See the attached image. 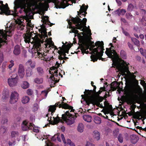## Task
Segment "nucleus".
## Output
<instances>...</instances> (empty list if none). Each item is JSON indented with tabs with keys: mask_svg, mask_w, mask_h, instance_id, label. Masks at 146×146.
<instances>
[{
	"mask_svg": "<svg viewBox=\"0 0 146 146\" xmlns=\"http://www.w3.org/2000/svg\"><path fill=\"white\" fill-rule=\"evenodd\" d=\"M78 114V113H75V115H74L70 114L69 110H68L62 115L61 118L59 117L58 114L56 117H52V118L54 119L53 121L52 120V117L51 116H50V119H49V117L47 120L50 124L53 125L56 124L60 122H62L64 121L68 125H70L74 123L75 119L77 117Z\"/></svg>",
	"mask_w": 146,
	"mask_h": 146,
	"instance_id": "nucleus-1",
	"label": "nucleus"
},
{
	"mask_svg": "<svg viewBox=\"0 0 146 146\" xmlns=\"http://www.w3.org/2000/svg\"><path fill=\"white\" fill-rule=\"evenodd\" d=\"M96 45L98 46V48L93 49V54L90 56L91 61L95 62L97 61L99 57H101L103 55L104 50V43L103 41H98L96 42Z\"/></svg>",
	"mask_w": 146,
	"mask_h": 146,
	"instance_id": "nucleus-2",
	"label": "nucleus"
},
{
	"mask_svg": "<svg viewBox=\"0 0 146 146\" xmlns=\"http://www.w3.org/2000/svg\"><path fill=\"white\" fill-rule=\"evenodd\" d=\"M14 11H12L13 13L17 15L18 13L17 9L20 8L19 12L22 13L24 12L26 15H27L29 13V10L27 8V4L25 1L23 0H15L14 2Z\"/></svg>",
	"mask_w": 146,
	"mask_h": 146,
	"instance_id": "nucleus-3",
	"label": "nucleus"
},
{
	"mask_svg": "<svg viewBox=\"0 0 146 146\" xmlns=\"http://www.w3.org/2000/svg\"><path fill=\"white\" fill-rule=\"evenodd\" d=\"M112 51L114 55H113L112 57L110 55L108 56L112 59L113 62L112 67L119 69L121 68L122 65L127 64L125 62L119 58L115 50L113 49Z\"/></svg>",
	"mask_w": 146,
	"mask_h": 146,
	"instance_id": "nucleus-4",
	"label": "nucleus"
},
{
	"mask_svg": "<svg viewBox=\"0 0 146 146\" xmlns=\"http://www.w3.org/2000/svg\"><path fill=\"white\" fill-rule=\"evenodd\" d=\"M71 18V20L73 23L77 24V29H80L84 27L87 28L86 26L87 21L86 18H84L82 20L78 17L77 16L74 18L72 17Z\"/></svg>",
	"mask_w": 146,
	"mask_h": 146,
	"instance_id": "nucleus-5",
	"label": "nucleus"
},
{
	"mask_svg": "<svg viewBox=\"0 0 146 146\" xmlns=\"http://www.w3.org/2000/svg\"><path fill=\"white\" fill-rule=\"evenodd\" d=\"M129 88L130 89V93L136 99L139 98L138 96L143 94L142 89L139 85L137 87L130 86H129Z\"/></svg>",
	"mask_w": 146,
	"mask_h": 146,
	"instance_id": "nucleus-6",
	"label": "nucleus"
},
{
	"mask_svg": "<svg viewBox=\"0 0 146 146\" xmlns=\"http://www.w3.org/2000/svg\"><path fill=\"white\" fill-rule=\"evenodd\" d=\"M62 100H61L60 101L56 103V104L58 106V107L59 108L71 110L70 111V112H73L75 113V110L73 109V107L72 106H69L68 104L66 103H64V101L66 100V98L64 97H62Z\"/></svg>",
	"mask_w": 146,
	"mask_h": 146,
	"instance_id": "nucleus-7",
	"label": "nucleus"
},
{
	"mask_svg": "<svg viewBox=\"0 0 146 146\" xmlns=\"http://www.w3.org/2000/svg\"><path fill=\"white\" fill-rule=\"evenodd\" d=\"M87 90L86 89L85 92H84V94L82 95L81 97H82V99H83L84 101H85L86 104L87 105L89 106L90 104L92 103V97L91 95H89L86 90Z\"/></svg>",
	"mask_w": 146,
	"mask_h": 146,
	"instance_id": "nucleus-8",
	"label": "nucleus"
},
{
	"mask_svg": "<svg viewBox=\"0 0 146 146\" xmlns=\"http://www.w3.org/2000/svg\"><path fill=\"white\" fill-rule=\"evenodd\" d=\"M3 3V1H0V10L1 11V12H0V14H1L2 13H3L7 15H10V10H9V9L8 7L7 4H6L7 6L6 7Z\"/></svg>",
	"mask_w": 146,
	"mask_h": 146,
	"instance_id": "nucleus-9",
	"label": "nucleus"
},
{
	"mask_svg": "<svg viewBox=\"0 0 146 146\" xmlns=\"http://www.w3.org/2000/svg\"><path fill=\"white\" fill-rule=\"evenodd\" d=\"M61 1L60 2L58 0H55L54 5L56 8L64 9L68 6L66 4L67 2V1L66 0H61Z\"/></svg>",
	"mask_w": 146,
	"mask_h": 146,
	"instance_id": "nucleus-10",
	"label": "nucleus"
},
{
	"mask_svg": "<svg viewBox=\"0 0 146 146\" xmlns=\"http://www.w3.org/2000/svg\"><path fill=\"white\" fill-rule=\"evenodd\" d=\"M19 94L16 92H11L10 98V102L11 104H14L17 102L19 99Z\"/></svg>",
	"mask_w": 146,
	"mask_h": 146,
	"instance_id": "nucleus-11",
	"label": "nucleus"
},
{
	"mask_svg": "<svg viewBox=\"0 0 146 146\" xmlns=\"http://www.w3.org/2000/svg\"><path fill=\"white\" fill-rule=\"evenodd\" d=\"M42 51L40 49L38 50L37 53V57L39 58H41V60H43L44 61H47L50 59V58L48 57L47 56V54L46 52L44 53V52H40V51Z\"/></svg>",
	"mask_w": 146,
	"mask_h": 146,
	"instance_id": "nucleus-12",
	"label": "nucleus"
},
{
	"mask_svg": "<svg viewBox=\"0 0 146 146\" xmlns=\"http://www.w3.org/2000/svg\"><path fill=\"white\" fill-rule=\"evenodd\" d=\"M25 69L24 65L22 64L19 65L17 74L21 78H23L25 75Z\"/></svg>",
	"mask_w": 146,
	"mask_h": 146,
	"instance_id": "nucleus-13",
	"label": "nucleus"
},
{
	"mask_svg": "<svg viewBox=\"0 0 146 146\" xmlns=\"http://www.w3.org/2000/svg\"><path fill=\"white\" fill-rule=\"evenodd\" d=\"M58 107V106L56 104V103L54 105L49 106L48 107V113L46 115V116L49 117H50V115H51L52 116L53 114L55 112L56 110V108Z\"/></svg>",
	"mask_w": 146,
	"mask_h": 146,
	"instance_id": "nucleus-14",
	"label": "nucleus"
},
{
	"mask_svg": "<svg viewBox=\"0 0 146 146\" xmlns=\"http://www.w3.org/2000/svg\"><path fill=\"white\" fill-rule=\"evenodd\" d=\"M7 40V35L4 33L3 30H0V48L2 44L5 42V40Z\"/></svg>",
	"mask_w": 146,
	"mask_h": 146,
	"instance_id": "nucleus-15",
	"label": "nucleus"
},
{
	"mask_svg": "<svg viewBox=\"0 0 146 146\" xmlns=\"http://www.w3.org/2000/svg\"><path fill=\"white\" fill-rule=\"evenodd\" d=\"M33 35V34L32 32H29L24 35L23 37L26 43H29L31 42V38H32Z\"/></svg>",
	"mask_w": 146,
	"mask_h": 146,
	"instance_id": "nucleus-16",
	"label": "nucleus"
},
{
	"mask_svg": "<svg viewBox=\"0 0 146 146\" xmlns=\"http://www.w3.org/2000/svg\"><path fill=\"white\" fill-rule=\"evenodd\" d=\"M24 21V19H19L17 21H16V23L18 24V28H19L21 30H23L24 29V27H25V24L24 23L23 21Z\"/></svg>",
	"mask_w": 146,
	"mask_h": 146,
	"instance_id": "nucleus-17",
	"label": "nucleus"
},
{
	"mask_svg": "<svg viewBox=\"0 0 146 146\" xmlns=\"http://www.w3.org/2000/svg\"><path fill=\"white\" fill-rule=\"evenodd\" d=\"M11 134L10 137L11 138H13L14 139L16 138L17 140L18 141H19L20 136L19 133L18 131H13L11 132Z\"/></svg>",
	"mask_w": 146,
	"mask_h": 146,
	"instance_id": "nucleus-18",
	"label": "nucleus"
},
{
	"mask_svg": "<svg viewBox=\"0 0 146 146\" xmlns=\"http://www.w3.org/2000/svg\"><path fill=\"white\" fill-rule=\"evenodd\" d=\"M43 17H44V18H42V19L41 21L44 24L48 25L50 27H51L52 25L55 24L50 23L48 19L49 17L48 16H43Z\"/></svg>",
	"mask_w": 146,
	"mask_h": 146,
	"instance_id": "nucleus-19",
	"label": "nucleus"
},
{
	"mask_svg": "<svg viewBox=\"0 0 146 146\" xmlns=\"http://www.w3.org/2000/svg\"><path fill=\"white\" fill-rule=\"evenodd\" d=\"M8 83L10 86H15L17 83V80L16 78H11L8 80Z\"/></svg>",
	"mask_w": 146,
	"mask_h": 146,
	"instance_id": "nucleus-20",
	"label": "nucleus"
},
{
	"mask_svg": "<svg viewBox=\"0 0 146 146\" xmlns=\"http://www.w3.org/2000/svg\"><path fill=\"white\" fill-rule=\"evenodd\" d=\"M34 124L32 123H30L29 124L27 123L26 124H24V126L23 127L22 129L24 131H27L28 130H33Z\"/></svg>",
	"mask_w": 146,
	"mask_h": 146,
	"instance_id": "nucleus-21",
	"label": "nucleus"
},
{
	"mask_svg": "<svg viewBox=\"0 0 146 146\" xmlns=\"http://www.w3.org/2000/svg\"><path fill=\"white\" fill-rule=\"evenodd\" d=\"M60 64L59 63H58L57 61L56 62L55 65L56 66H53L52 67L50 68V70H54V72H52L51 73V71H50V74H52L53 73H57V71H58V68L60 66Z\"/></svg>",
	"mask_w": 146,
	"mask_h": 146,
	"instance_id": "nucleus-22",
	"label": "nucleus"
},
{
	"mask_svg": "<svg viewBox=\"0 0 146 146\" xmlns=\"http://www.w3.org/2000/svg\"><path fill=\"white\" fill-rule=\"evenodd\" d=\"M13 53L14 54L16 55H19L21 53V49L19 45L17 44L15 46Z\"/></svg>",
	"mask_w": 146,
	"mask_h": 146,
	"instance_id": "nucleus-23",
	"label": "nucleus"
},
{
	"mask_svg": "<svg viewBox=\"0 0 146 146\" xmlns=\"http://www.w3.org/2000/svg\"><path fill=\"white\" fill-rule=\"evenodd\" d=\"M26 64L30 66L31 68L33 69L34 68L36 65V63L35 61H32L31 59L29 60L26 63Z\"/></svg>",
	"mask_w": 146,
	"mask_h": 146,
	"instance_id": "nucleus-24",
	"label": "nucleus"
},
{
	"mask_svg": "<svg viewBox=\"0 0 146 146\" xmlns=\"http://www.w3.org/2000/svg\"><path fill=\"white\" fill-rule=\"evenodd\" d=\"M26 71V74L27 77H30L32 76L33 74L32 69L30 67H28L27 68Z\"/></svg>",
	"mask_w": 146,
	"mask_h": 146,
	"instance_id": "nucleus-25",
	"label": "nucleus"
},
{
	"mask_svg": "<svg viewBox=\"0 0 146 146\" xmlns=\"http://www.w3.org/2000/svg\"><path fill=\"white\" fill-rule=\"evenodd\" d=\"M130 138L131 143L134 144H135L137 142L138 140V137L135 135H131Z\"/></svg>",
	"mask_w": 146,
	"mask_h": 146,
	"instance_id": "nucleus-26",
	"label": "nucleus"
},
{
	"mask_svg": "<svg viewBox=\"0 0 146 146\" xmlns=\"http://www.w3.org/2000/svg\"><path fill=\"white\" fill-rule=\"evenodd\" d=\"M36 69L38 74L40 76H42L44 74V71L41 67L38 66L36 68Z\"/></svg>",
	"mask_w": 146,
	"mask_h": 146,
	"instance_id": "nucleus-27",
	"label": "nucleus"
},
{
	"mask_svg": "<svg viewBox=\"0 0 146 146\" xmlns=\"http://www.w3.org/2000/svg\"><path fill=\"white\" fill-rule=\"evenodd\" d=\"M93 87H94L93 90H86V91H87L86 92L89 95H91L92 98L94 96L95 93L96 92V87L95 85H94Z\"/></svg>",
	"mask_w": 146,
	"mask_h": 146,
	"instance_id": "nucleus-28",
	"label": "nucleus"
},
{
	"mask_svg": "<svg viewBox=\"0 0 146 146\" xmlns=\"http://www.w3.org/2000/svg\"><path fill=\"white\" fill-rule=\"evenodd\" d=\"M93 133V137L94 139L97 141L99 140L100 139V133L97 131H95Z\"/></svg>",
	"mask_w": 146,
	"mask_h": 146,
	"instance_id": "nucleus-29",
	"label": "nucleus"
},
{
	"mask_svg": "<svg viewBox=\"0 0 146 146\" xmlns=\"http://www.w3.org/2000/svg\"><path fill=\"white\" fill-rule=\"evenodd\" d=\"M53 46L55 49L57 50H58L57 52L58 53L59 55H60L61 56H63L64 54V53H65L62 46V47H60L59 48L60 50H58V49L56 47V46H55L54 45H53Z\"/></svg>",
	"mask_w": 146,
	"mask_h": 146,
	"instance_id": "nucleus-30",
	"label": "nucleus"
},
{
	"mask_svg": "<svg viewBox=\"0 0 146 146\" xmlns=\"http://www.w3.org/2000/svg\"><path fill=\"white\" fill-rule=\"evenodd\" d=\"M62 46L64 50L65 53L68 54L69 52V50L71 47V46L70 44H65L63 45Z\"/></svg>",
	"mask_w": 146,
	"mask_h": 146,
	"instance_id": "nucleus-31",
	"label": "nucleus"
},
{
	"mask_svg": "<svg viewBox=\"0 0 146 146\" xmlns=\"http://www.w3.org/2000/svg\"><path fill=\"white\" fill-rule=\"evenodd\" d=\"M83 119L85 121L88 122H90L91 121L92 117L91 116L87 115H84L83 116Z\"/></svg>",
	"mask_w": 146,
	"mask_h": 146,
	"instance_id": "nucleus-32",
	"label": "nucleus"
},
{
	"mask_svg": "<svg viewBox=\"0 0 146 146\" xmlns=\"http://www.w3.org/2000/svg\"><path fill=\"white\" fill-rule=\"evenodd\" d=\"M84 125L82 123H79L78 126L77 130L80 133L83 132L84 129Z\"/></svg>",
	"mask_w": 146,
	"mask_h": 146,
	"instance_id": "nucleus-33",
	"label": "nucleus"
},
{
	"mask_svg": "<svg viewBox=\"0 0 146 146\" xmlns=\"http://www.w3.org/2000/svg\"><path fill=\"white\" fill-rule=\"evenodd\" d=\"M112 47H111L110 48H106V51L105 52V53L108 56L109 55L110 56H113V52L112 51Z\"/></svg>",
	"mask_w": 146,
	"mask_h": 146,
	"instance_id": "nucleus-34",
	"label": "nucleus"
},
{
	"mask_svg": "<svg viewBox=\"0 0 146 146\" xmlns=\"http://www.w3.org/2000/svg\"><path fill=\"white\" fill-rule=\"evenodd\" d=\"M126 70L127 71H128L129 73L130 74V76L131 78L133 79V80H136L137 82V84H138V81L136 79V76L134 75V73H131L130 72L129 70H128V67H126Z\"/></svg>",
	"mask_w": 146,
	"mask_h": 146,
	"instance_id": "nucleus-35",
	"label": "nucleus"
},
{
	"mask_svg": "<svg viewBox=\"0 0 146 146\" xmlns=\"http://www.w3.org/2000/svg\"><path fill=\"white\" fill-rule=\"evenodd\" d=\"M30 100L29 98L26 96H24L22 98L21 102L22 103L25 104L28 103Z\"/></svg>",
	"mask_w": 146,
	"mask_h": 146,
	"instance_id": "nucleus-36",
	"label": "nucleus"
},
{
	"mask_svg": "<svg viewBox=\"0 0 146 146\" xmlns=\"http://www.w3.org/2000/svg\"><path fill=\"white\" fill-rule=\"evenodd\" d=\"M78 16L79 17L82 18L84 17V11H83V8L82 7H80L79 11H77Z\"/></svg>",
	"mask_w": 146,
	"mask_h": 146,
	"instance_id": "nucleus-37",
	"label": "nucleus"
},
{
	"mask_svg": "<svg viewBox=\"0 0 146 146\" xmlns=\"http://www.w3.org/2000/svg\"><path fill=\"white\" fill-rule=\"evenodd\" d=\"M29 86V83L27 81H24L21 85L23 89H26L28 88Z\"/></svg>",
	"mask_w": 146,
	"mask_h": 146,
	"instance_id": "nucleus-38",
	"label": "nucleus"
},
{
	"mask_svg": "<svg viewBox=\"0 0 146 146\" xmlns=\"http://www.w3.org/2000/svg\"><path fill=\"white\" fill-rule=\"evenodd\" d=\"M94 121L96 124H100L101 123V118L98 116L95 117Z\"/></svg>",
	"mask_w": 146,
	"mask_h": 146,
	"instance_id": "nucleus-39",
	"label": "nucleus"
},
{
	"mask_svg": "<svg viewBox=\"0 0 146 146\" xmlns=\"http://www.w3.org/2000/svg\"><path fill=\"white\" fill-rule=\"evenodd\" d=\"M120 56L124 59L126 58L127 56L125 52L123 50H121L120 51Z\"/></svg>",
	"mask_w": 146,
	"mask_h": 146,
	"instance_id": "nucleus-40",
	"label": "nucleus"
},
{
	"mask_svg": "<svg viewBox=\"0 0 146 146\" xmlns=\"http://www.w3.org/2000/svg\"><path fill=\"white\" fill-rule=\"evenodd\" d=\"M34 82L37 84H41L43 82V79L42 78H36L34 80Z\"/></svg>",
	"mask_w": 146,
	"mask_h": 146,
	"instance_id": "nucleus-41",
	"label": "nucleus"
},
{
	"mask_svg": "<svg viewBox=\"0 0 146 146\" xmlns=\"http://www.w3.org/2000/svg\"><path fill=\"white\" fill-rule=\"evenodd\" d=\"M132 41L133 42L135 45L137 46H139L140 44L139 41L135 38H133L131 39Z\"/></svg>",
	"mask_w": 146,
	"mask_h": 146,
	"instance_id": "nucleus-42",
	"label": "nucleus"
},
{
	"mask_svg": "<svg viewBox=\"0 0 146 146\" xmlns=\"http://www.w3.org/2000/svg\"><path fill=\"white\" fill-rule=\"evenodd\" d=\"M81 7H82L83 8V11H84L83 13L84 15V17H85L86 16V15L87 14L86 11L88 7H86L84 4Z\"/></svg>",
	"mask_w": 146,
	"mask_h": 146,
	"instance_id": "nucleus-43",
	"label": "nucleus"
},
{
	"mask_svg": "<svg viewBox=\"0 0 146 146\" xmlns=\"http://www.w3.org/2000/svg\"><path fill=\"white\" fill-rule=\"evenodd\" d=\"M118 140L120 143H122L123 141V135L121 134H119L117 137Z\"/></svg>",
	"mask_w": 146,
	"mask_h": 146,
	"instance_id": "nucleus-44",
	"label": "nucleus"
},
{
	"mask_svg": "<svg viewBox=\"0 0 146 146\" xmlns=\"http://www.w3.org/2000/svg\"><path fill=\"white\" fill-rule=\"evenodd\" d=\"M89 46H84V45H82L80 46V48L81 50H87L88 48L90 49Z\"/></svg>",
	"mask_w": 146,
	"mask_h": 146,
	"instance_id": "nucleus-45",
	"label": "nucleus"
},
{
	"mask_svg": "<svg viewBox=\"0 0 146 146\" xmlns=\"http://www.w3.org/2000/svg\"><path fill=\"white\" fill-rule=\"evenodd\" d=\"M125 17L127 19L130 20L132 18L133 16L130 13H127L125 14Z\"/></svg>",
	"mask_w": 146,
	"mask_h": 146,
	"instance_id": "nucleus-46",
	"label": "nucleus"
},
{
	"mask_svg": "<svg viewBox=\"0 0 146 146\" xmlns=\"http://www.w3.org/2000/svg\"><path fill=\"white\" fill-rule=\"evenodd\" d=\"M131 107H132V110L130 112H128V113H127V114L129 116H131L133 115V114L134 113H135V108L133 107L132 106H131Z\"/></svg>",
	"mask_w": 146,
	"mask_h": 146,
	"instance_id": "nucleus-47",
	"label": "nucleus"
},
{
	"mask_svg": "<svg viewBox=\"0 0 146 146\" xmlns=\"http://www.w3.org/2000/svg\"><path fill=\"white\" fill-rule=\"evenodd\" d=\"M140 51L142 55L144 56L146 58V50H143V48H141Z\"/></svg>",
	"mask_w": 146,
	"mask_h": 146,
	"instance_id": "nucleus-48",
	"label": "nucleus"
},
{
	"mask_svg": "<svg viewBox=\"0 0 146 146\" xmlns=\"http://www.w3.org/2000/svg\"><path fill=\"white\" fill-rule=\"evenodd\" d=\"M76 24V27L74 29H71V31H72V33H74L76 34L79 35L78 33L79 31L78 30H76L78 29H77V24Z\"/></svg>",
	"mask_w": 146,
	"mask_h": 146,
	"instance_id": "nucleus-49",
	"label": "nucleus"
},
{
	"mask_svg": "<svg viewBox=\"0 0 146 146\" xmlns=\"http://www.w3.org/2000/svg\"><path fill=\"white\" fill-rule=\"evenodd\" d=\"M142 24L144 26H146V18L144 16H143L142 19L141 20Z\"/></svg>",
	"mask_w": 146,
	"mask_h": 146,
	"instance_id": "nucleus-50",
	"label": "nucleus"
},
{
	"mask_svg": "<svg viewBox=\"0 0 146 146\" xmlns=\"http://www.w3.org/2000/svg\"><path fill=\"white\" fill-rule=\"evenodd\" d=\"M134 8V6L133 4L131 3L129 4L127 8V10L129 11H131Z\"/></svg>",
	"mask_w": 146,
	"mask_h": 146,
	"instance_id": "nucleus-51",
	"label": "nucleus"
},
{
	"mask_svg": "<svg viewBox=\"0 0 146 146\" xmlns=\"http://www.w3.org/2000/svg\"><path fill=\"white\" fill-rule=\"evenodd\" d=\"M38 106L37 104L35 103L34 104L33 108V110L34 111H36L38 109Z\"/></svg>",
	"mask_w": 146,
	"mask_h": 146,
	"instance_id": "nucleus-52",
	"label": "nucleus"
},
{
	"mask_svg": "<svg viewBox=\"0 0 146 146\" xmlns=\"http://www.w3.org/2000/svg\"><path fill=\"white\" fill-rule=\"evenodd\" d=\"M104 104L105 106H108L109 108L111 110L113 108L111 105H109V104L108 102L107 101H106L104 102Z\"/></svg>",
	"mask_w": 146,
	"mask_h": 146,
	"instance_id": "nucleus-53",
	"label": "nucleus"
},
{
	"mask_svg": "<svg viewBox=\"0 0 146 146\" xmlns=\"http://www.w3.org/2000/svg\"><path fill=\"white\" fill-rule=\"evenodd\" d=\"M96 42L95 43V44H93L92 45V48H90V50L92 51V53H93V49H94V48H98V46H96Z\"/></svg>",
	"mask_w": 146,
	"mask_h": 146,
	"instance_id": "nucleus-54",
	"label": "nucleus"
},
{
	"mask_svg": "<svg viewBox=\"0 0 146 146\" xmlns=\"http://www.w3.org/2000/svg\"><path fill=\"white\" fill-rule=\"evenodd\" d=\"M110 85V86H114L119 87V85H118L117 82L115 81H114L112 82Z\"/></svg>",
	"mask_w": 146,
	"mask_h": 146,
	"instance_id": "nucleus-55",
	"label": "nucleus"
},
{
	"mask_svg": "<svg viewBox=\"0 0 146 146\" xmlns=\"http://www.w3.org/2000/svg\"><path fill=\"white\" fill-rule=\"evenodd\" d=\"M27 93L28 95L30 96L32 95L33 93V90L30 89H29L27 90Z\"/></svg>",
	"mask_w": 146,
	"mask_h": 146,
	"instance_id": "nucleus-56",
	"label": "nucleus"
},
{
	"mask_svg": "<svg viewBox=\"0 0 146 146\" xmlns=\"http://www.w3.org/2000/svg\"><path fill=\"white\" fill-rule=\"evenodd\" d=\"M122 31L123 33L126 36H130V35L129 34L127 31H125V30L123 29L122 28Z\"/></svg>",
	"mask_w": 146,
	"mask_h": 146,
	"instance_id": "nucleus-57",
	"label": "nucleus"
},
{
	"mask_svg": "<svg viewBox=\"0 0 146 146\" xmlns=\"http://www.w3.org/2000/svg\"><path fill=\"white\" fill-rule=\"evenodd\" d=\"M11 64L9 65V68L10 69L14 65V61L13 60H11L10 61Z\"/></svg>",
	"mask_w": 146,
	"mask_h": 146,
	"instance_id": "nucleus-58",
	"label": "nucleus"
},
{
	"mask_svg": "<svg viewBox=\"0 0 146 146\" xmlns=\"http://www.w3.org/2000/svg\"><path fill=\"white\" fill-rule=\"evenodd\" d=\"M70 20H68V23L69 25H70L69 28L70 29H74L75 27L74 26H72L71 25V23L70 21Z\"/></svg>",
	"mask_w": 146,
	"mask_h": 146,
	"instance_id": "nucleus-59",
	"label": "nucleus"
},
{
	"mask_svg": "<svg viewBox=\"0 0 146 146\" xmlns=\"http://www.w3.org/2000/svg\"><path fill=\"white\" fill-rule=\"evenodd\" d=\"M118 87L114 86H110L111 90L109 91H114L116 90Z\"/></svg>",
	"mask_w": 146,
	"mask_h": 146,
	"instance_id": "nucleus-60",
	"label": "nucleus"
},
{
	"mask_svg": "<svg viewBox=\"0 0 146 146\" xmlns=\"http://www.w3.org/2000/svg\"><path fill=\"white\" fill-rule=\"evenodd\" d=\"M120 11V9H118L116 10L114 12L115 14L117 15L118 16H120L121 15Z\"/></svg>",
	"mask_w": 146,
	"mask_h": 146,
	"instance_id": "nucleus-61",
	"label": "nucleus"
},
{
	"mask_svg": "<svg viewBox=\"0 0 146 146\" xmlns=\"http://www.w3.org/2000/svg\"><path fill=\"white\" fill-rule=\"evenodd\" d=\"M121 15V14L122 15H124L125 13L126 12V11L125 9H120V11Z\"/></svg>",
	"mask_w": 146,
	"mask_h": 146,
	"instance_id": "nucleus-62",
	"label": "nucleus"
},
{
	"mask_svg": "<svg viewBox=\"0 0 146 146\" xmlns=\"http://www.w3.org/2000/svg\"><path fill=\"white\" fill-rule=\"evenodd\" d=\"M58 134L55 135L51 138V140L53 141H55L58 137Z\"/></svg>",
	"mask_w": 146,
	"mask_h": 146,
	"instance_id": "nucleus-63",
	"label": "nucleus"
},
{
	"mask_svg": "<svg viewBox=\"0 0 146 146\" xmlns=\"http://www.w3.org/2000/svg\"><path fill=\"white\" fill-rule=\"evenodd\" d=\"M86 146H95V145L94 144L89 142H87L86 144Z\"/></svg>",
	"mask_w": 146,
	"mask_h": 146,
	"instance_id": "nucleus-64",
	"label": "nucleus"
}]
</instances>
